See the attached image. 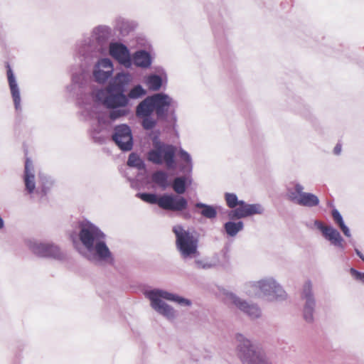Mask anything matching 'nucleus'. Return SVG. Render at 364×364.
Instances as JSON below:
<instances>
[{
    "label": "nucleus",
    "instance_id": "5",
    "mask_svg": "<svg viewBox=\"0 0 364 364\" xmlns=\"http://www.w3.org/2000/svg\"><path fill=\"white\" fill-rule=\"evenodd\" d=\"M136 196L147 203L156 204L160 208L167 211L183 212L188 206L186 198L174 194L164 193L158 196L152 193H138Z\"/></svg>",
    "mask_w": 364,
    "mask_h": 364
},
{
    "label": "nucleus",
    "instance_id": "29",
    "mask_svg": "<svg viewBox=\"0 0 364 364\" xmlns=\"http://www.w3.org/2000/svg\"><path fill=\"white\" fill-rule=\"evenodd\" d=\"M187 180L188 178L186 176L176 177L173 180L171 186L174 192L177 194L176 196H181V195L186 192Z\"/></svg>",
    "mask_w": 364,
    "mask_h": 364
},
{
    "label": "nucleus",
    "instance_id": "38",
    "mask_svg": "<svg viewBox=\"0 0 364 364\" xmlns=\"http://www.w3.org/2000/svg\"><path fill=\"white\" fill-rule=\"evenodd\" d=\"M96 109L97 103L95 102L92 106H85L84 107V112H87L90 118H93L95 117Z\"/></svg>",
    "mask_w": 364,
    "mask_h": 364
},
{
    "label": "nucleus",
    "instance_id": "16",
    "mask_svg": "<svg viewBox=\"0 0 364 364\" xmlns=\"http://www.w3.org/2000/svg\"><path fill=\"white\" fill-rule=\"evenodd\" d=\"M112 34L109 26L100 25L93 28L88 46L91 50L101 51L103 46L107 45Z\"/></svg>",
    "mask_w": 364,
    "mask_h": 364
},
{
    "label": "nucleus",
    "instance_id": "2",
    "mask_svg": "<svg viewBox=\"0 0 364 364\" xmlns=\"http://www.w3.org/2000/svg\"><path fill=\"white\" fill-rule=\"evenodd\" d=\"M79 238L90 253V261L105 265L114 264V257L105 241V235L98 227L88 221L81 223Z\"/></svg>",
    "mask_w": 364,
    "mask_h": 364
},
{
    "label": "nucleus",
    "instance_id": "11",
    "mask_svg": "<svg viewBox=\"0 0 364 364\" xmlns=\"http://www.w3.org/2000/svg\"><path fill=\"white\" fill-rule=\"evenodd\" d=\"M95 99L107 108H123L129 105L128 97L121 91H110L109 87L105 90H97L95 92Z\"/></svg>",
    "mask_w": 364,
    "mask_h": 364
},
{
    "label": "nucleus",
    "instance_id": "24",
    "mask_svg": "<svg viewBox=\"0 0 364 364\" xmlns=\"http://www.w3.org/2000/svg\"><path fill=\"white\" fill-rule=\"evenodd\" d=\"M136 24L134 21H129L122 16H117L114 20V28L121 35L127 36L134 29Z\"/></svg>",
    "mask_w": 364,
    "mask_h": 364
},
{
    "label": "nucleus",
    "instance_id": "46",
    "mask_svg": "<svg viewBox=\"0 0 364 364\" xmlns=\"http://www.w3.org/2000/svg\"><path fill=\"white\" fill-rule=\"evenodd\" d=\"M189 217H190V215H188V214L186 215V216H185L186 218H188Z\"/></svg>",
    "mask_w": 364,
    "mask_h": 364
},
{
    "label": "nucleus",
    "instance_id": "8",
    "mask_svg": "<svg viewBox=\"0 0 364 364\" xmlns=\"http://www.w3.org/2000/svg\"><path fill=\"white\" fill-rule=\"evenodd\" d=\"M172 231L176 237V246L184 260L195 258L199 255L198 239L181 225H176Z\"/></svg>",
    "mask_w": 364,
    "mask_h": 364
},
{
    "label": "nucleus",
    "instance_id": "3",
    "mask_svg": "<svg viewBox=\"0 0 364 364\" xmlns=\"http://www.w3.org/2000/svg\"><path fill=\"white\" fill-rule=\"evenodd\" d=\"M146 297L150 301L151 307L167 320L172 321L176 318L177 311L163 299L175 302L181 306H191V300L178 294L169 292L162 289H154L145 292Z\"/></svg>",
    "mask_w": 364,
    "mask_h": 364
},
{
    "label": "nucleus",
    "instance_id": "21",
    "mask_svg": "<svg viewBox=\"0 0 364 364\" xmlns=\"http://www.w3.org/2000/svg\"><path fill=\"white\" fill-rule=\"evenodd\" d=\"M132 80L133 77L130 73L119 72L111 80L107 87L110 91H121L125 93L127 86Z\"/></svg>",
    "mask_w": 364,
    "mask_h": 364
},
{
    "label": "nucleus",
    "instance_id": "41",
    "mask_svg": "<svg viewBox=\"0 0 364 364\" xmlns=\"http://www.w3.org/2000/svg\"><path fill=\"white\" fill-rule=\"evenodd\" d=\"M82 76L80 75H73L72 77L73 82L75 84H80V80Z\"/></svg>",
    "mask_w": 364,
    "mask_h": 364
},
{
    "label": "nucleus",
    "instance_id": "30",
    "mask_svg": "<svg viewBox=\"0 0 364 364\" xmlns=\"http://www.w3.org/2000/svg\"><path fill=\"white\" fill-rule=\"evenodd\" d=\"M178 156L181 160L183 161L186 164L181 168L183 172L190 173L193 169V163L191 155L184 149H180L178 151Z\"/></svg>",
    "mask_w": 364,
    "mask_h": 364
},
{
    "label": "nucleus",
    "instance_id": "9",
    "mask_svg": "<svg viewBox=\"0 0 364 364\" xmlns=\"http://www.w3.org/2000/svg\"><path fill=\"white\" fill-rule=\"evenodd\" d=\"M152 144L153 148L148 152L147 159L154 164L165 163L167 168H173L176 147L161 141L157 136L153 139Z\"/></svg>",
    "mask_w": 364,
    "mask_h": 364
},
{
    "label": "nucleus",
    "instance_id": "25",
    "mask_svg": "<svg viewBox=\"0 0 364 364\" xmlns=\"http://www.w3.org/2000/svg\"><path fill=\"white\" fill-rule=\"evenodd\" d=\"M106 126V120L103 117L98 116L96 124H92L91 128V134L95 142L99 144L105 143V137L100 135V133L105 130Z\"/></svg>",
    "mask_w": 364,
    "mask_h": 364
},
{
    "label": "nucleus",
    "instance_id": "43",
    "mask_svg": "<svg viewBox=\"0 0 364 364\" xmlns=\"http://www.w3.org/2000/svg\"><path fill=\"white\" fill-rule=\"evenodd\" d=\"M356 255L364 262V256L358 249H355Z\"/></svg>",
    "mask_w": 364,
    "mask_h": 364
},
{
    "label": "nucleus",
    "instance_id": "23",
    "mask_svg": "<svg viewBox=\"0 0 364 364\" xmlns=\"http://www.w3.org/2000/svg\"><path fill=\"white\" fill-rule=\"evenodd\" d=\"M132 59V65L141 68H149L152 63L151 55L144 50H139L134 53Z\"/></svg>",
    "mask_w": 364,
    "mask_h": 364
},
{
    "label": "nucleus",
    "instance_id": "33",
    "mask_svg": "<svg viewBox=\"0 0 364 364\" xmlns=\"http://www.w3.org/2000/svg\"><path fill=\"white\" fill-rule=\"evenodd\" d=\"M146 95V90L141 85H136L134 86L126 95L129 100V99L136 100L141 98Z\"/></svg>",
    "mask_w": 364,
    "mask_h": 364
},
{
    "label": "nucleus",
    "instance_id": "28",
    "mask_svg": "<svg viewBox=\"0 0 364 364\" xmlns=\"http://www.w3.org/2000/svg\"><path fill=\"white\" fill-rule=\"evenodd\" d=\"M168 176L164 171H156L151 176L152 181L160 186L163 190L166 189L169 183L168 182Z\"/></svg>",
    "mask_w": 364,
    "mask_h": 364
},
{
    "label": "nucleus",
    "instance_id": "40",
    "mask_svg": "<svg viewBox=\"0 0 364 364\" xmlns=\"http://www.w3.org/2000/svg\"><path fill=\"white\" fill-rule=\"evenodd\" d=\"M338 227L340 228L341 230L343 232V233L344 234L345 236H346L347 237H351V233H350V229L345 224V223H343L341 225H338Z\"/></svg>",
    "mask_w": 364,
    "mask_h": 364
},
{
    "label": "nucleus",
    "instance_id": "18",
    "mask_svg": "<svg viewBox=\"0 0 364 364\" xmlns=\"http://www.w3.org/2000/svg\"><path fill=\"white\" fill-rule=\"evenodd\" d=\"M314 225L322 232L323 236L329 241L332 245L339 248L342 251L344 250V240L336 228L332 226L325 225L319 220H315Z\"/></svg>",
    "mask_w": 364,
    "mask_h": 364
},
{
    "label": "nucleus",
    "instance_id": "10",
    "mask_svg": "<svg viewBox=\"0 0 364 364\" xmlns=\"http://www.w3.org/2000/svg\"><path fill=\"white\" fill-rule=\"evenodd\" d=\"M26 244L30 251L39 257L53 258L58 260L65 258L63 252L53 242L31 239L27 240Z\"/></svg>",
    "mask_w": 364,
    "mask_h": 364
},
{
    "label": "nucleus",
    "instance_id": "26",
    "mask_svg": "<svg viewBox=\"0 0 364 364\" xmlns=\"http://www.w3.org/2000/svg\"><path fill=\"white\" fill-rule=\"evenodd\" d=\"M195 208L200 209L198 213L208 219H213L217 215V210L215 208L211 205L198 202L195 204Z\"/></svg>",
    "mask_w": 364,
    "mask_h": 364
},
{
    "label": "nucleus",
    "instance_id": "34",
    "mask_svg": "<svg viewBox=\"0 0 364 364\" xmlns=\"http://www.w3.org/2000/svg\"><path fill=\"white\" fill-rule=\"evenodd\" d=\"M109 117L112 120H116L122 117L127 116L129 113V109L126 107L123 108H111Z\"/></svg>",
    "mask_w": 364,
    "mask_h": 364
},
{
    "label": "nucleus",
    "instance_id": "32",
    "mask_svg": "<svg viewBox=\"0 0 364 364\" xmlns=\"http://www.w3.org/2000/svg\"><path fill=\"white\" fill-rule=\"evenodd\" d=\"M127 165L130 167H134L139 170L145 168L144 161L136 154L132 153L128 158Z\"/></svg>",
    "mask_w": 364,
    "mask_h": 364
},
{
    "label": "nucleus",
    "instance_id": "7",
    "mask_svg": "<svg viewBox=\"0 0 364 364\" xmlns=\"http://www.w3.org/2000/svg\"><path fill=\"white\" fill-rule=\"evenodd\" d=\"M224 198L227 206L232 209L228 215L230 220H240L253 215L263 214L264 209L259 203H247L245 200H239L233 193L226 192Z\"/></svg>",
    "mask_w": 364,
    "mask_h": 364
},
{
    "label": "nucleus",
    "instance_id": "22",
    "mask_svg": "<svg viewBox=\"0 0 364 364\" xmlns=\"http://www.w3.org/2000/svg\"><path fill=\"white\" fill-rule=\"evenodd\" d=\"M7 79L15 109L16 111H19L21 109L20 89L14 73L9 65H7Z\"/></svg>",
    "mask_w": 364,
    "mask_h": 364
},
{
    "label": "nucleus",
    "instance_id": "44",
    "mask_svg": "<svg viewBox=\"0 0 364 364\" xmlns=\"http://www.w3.org/2000/svg\"><path fill=\"white\" fill-rule=\"evenodd\" d=\"M4 221L3 218H1V216L0 215V230L4 228Z\"/></svg>",
    "mask_w": 364,
    "mask_h": 364
},
{
    "label": "nucleus",
    "instance_id": "13",
    "mask_svg": "<svg viewBox=\"0 0 364 364\" xmlns=\"http://www.w3.org/2000/svg\"><path fill=\"white\" fill-rule=\"evenodd\" d=\"M301 299L304 301L303 318L306 323H312L315 319L316 300L311 280H306L304 283L301 291Z\"/></svg>",
    "mask_w": 364,
    "mask_h": 364
},
{
    "label": "nucleus",
    "instance_id": "1",
    "mask_svg": "<svg viewBox=\"0 0 364 364\" xmlns=\"http://www.w3.org/2000/svg\"><path fill=\"white\" fill-rule=\"evenodd\" d=\"M174 100L168 95L164 92L155 93L146 97L136 107V116L141 119V125L145 130L154 129L158 121H168L170 113L171 119L175 123L177 117L175 110L170 112Z\"/></svg>",
    "mask_w": 364,
    "mask_h": 364
},
{
    "label": "nucleus",
    "instance_id": "19",
    "mask_svg": "<svg viewBox=\"0 0 364 364\" xmlns=\"http://www.w3.org/2000/svg\"><path fill=\"white\" fill-rule=\"evenodd\" d=\"M113 70L114 68L111 60L102 58L95 65L93 76L97 82L104 83L112 76Z\"/></svg>",
    "mask_w": 364,
    "mask_h": 364
},
{
    "label": "nucleus",
    "instance_id": "4",
    "mask_svg": "<svg viewBox=\"0 0 364 364\" xmlns=\"http://www.w3.org/2000/svg\"><path fill=\"white\" fill-rule=\"evenodd\" d=\"M244 291L249 296L262 298L270 302H282L288 297L281 284L272 276L245 283Z\"/></svg>",
    "mask_w": 364,
    "mask_h": 364
},
{
    "label": "nucleus",
    "instance_id": "45",
    "mask_svg": "<svg viewBox=\"0 0 364 364\" xmlns=\"http://www.w3.org/2000/svg\"><path fill=\"white\" fill-rule=\"evenodd\" d=\"M48 189V187H46V185L45 183H43L42 191L44 193V194L46 193Z\"/></svg>",
    "mask_w": 364,
    "mask_h": 364
},
{
    "label": "nucleus",
    "instance_id": "39",
    "mask_svg": "<svg viewBox=\"0 0 364 364\" xmlns=\"http://www.w3.org/2000/svg\"><path fill=\"white\" fill-rule=\"evenodd\" d=\"M338 227L340 228L341 230L343 232V233L344 234L345 236H346L347 237H351V233H350V229L345 224V223H343L341 225H338Z\"/></svg>",
    "mask_w": 364,
    "mask_h": 364
},
{
    "label": "nucleus",
    "instance_id": "42",
    "mask_svg": "<svg viewBox=\"0 0 364 364\" xmlns=\"http://www.w3.org/2000/svg\"><path fill=\"white\" fill-rule=\"evenodd\" d=\"M341 144H336V146L334 147L333 153L336 155H339L341 152Z\"/></svg>",
    "mask_w": 364,
    "mask_h": 364
},
{
    "label": "nucleus",
    "instance_id": "15",
    "mask_svg": "<svg viewBox=\"0 0 364 364\" xmlns=\"http://www.w3.org/2000/svg\"><path fill=\"white\" fill-rule=\"evenodd\" d=\"M113 141L123 151L133 148V137L130 127L125 124L115 126L112 136Z\"/></svg>",
    "mask_w": 364,
    "mask_h": 364
},
{
    "label": "nucleus",
    "instance_id": "36",
    "mask_svg": "<svg viewBox=\"0 0 364 364\" xmlns=\"http://www.w3.org/2000/svg\"><path fill=\"white\" fill-rule=\"evenodd\" d=\"M351 276L357 281L361 282L364 284V273L356 270L355 268L350 269Z\"/></svg>",
    "mask_w": 364,
    "mask_h": 364
},
{
    "label": "nucleus",
    "instance_id": "14",
    "mask_svg": "<svg viewBox=\"0 0 364 364\" xmlns=\"http://www.w3.org/2000/svg\"><path fill=\"white\" fill-rule=\"evenodd\" d=\"M225 297L228 301L235 305L251 319H257L261 316L262 311L257 304L247 301L232 292L225 293Z\"/></svg>",
    "mask_w": 364,
    "mask_h": 364
},
{
    "label": "nucleus",
    "instance_id": "37",
    "mask_svg": "<svg viewBox=\"0 0 364 364\" xmlns=\"http://www.w3.org/2000/svg\"><path fill=\"white\" fill-rule=\"evenodd\" d=\"M334 222L338 225L344 223L342 215L337 209H333L331 213Z\"/></svg>",
    "mask_w": 364,
    "mask_h": 364
},
{
    "label": "nucleus",
    "instance_id": "12",
    "mask_svg": "<svg viewBox=\"0 0 364 364\" xmlns=\"http://www.w3.org/2000/svg\"><path fill=\"white\" fill-rule=\"evenodd\" d=\"M304 187L299 183H294V187L287 188V196L292 203L301 206L312 208L317 206L319 198L311 193L304 192Z\"/></svg>",
    "mask_w": 364,
    "mask_h": 364
},
{
    "label": "nucleus",
    "instance_id": "17",
    "mask_svg": "<svg viewBox=\"0 0 364 364\" xmlns=\"http://www.w3.org/2000/svg\"><path fill=\"white\" fill-rule=\"evenodd\" d=\"M109 54L120 65L126 68H131L132 66V55L128 48L122 43H111L109 44Z\"/></svg>",
    "mask_w": 364,
    "mask_h": 364
},
{
    "label": "nucleus",
    "instance_id": "6",
    "mask_svg": "<svg viewBox=\"0 0 364 364\" xmlns=\"http://www.w3.org/2000/svg\"><path fill=\"white\" fill-rule=\"evenodd\" d=\"M237 355L243 364H272L261 348L244 335L235 336Z\"/></svg>",
    "mask_w": 364,
    "mask_h": 364
},
{
    "label": "nucleus",
    "instance_id": "27",
    "mask_svg": "<svg viewBox=\"0 0 364 364\" xmlns=\"http://www.w3.org/2000/svg\"><path fill=\"white\" fill-rule=\"evenodd\" d=\"M224 230L226 234L230 237H235L238 232L242 231L244 228V223L242 221L239 220L237 222L235 221H228L223 225Z\"/></svg>",
    "mask_w": 364,
    "mask_h": 364
},
{
    "label": "nucleus",
    "instance_id": "20",
    "mask_svg": "<svg viewBox=\"0 0 364 364\" xmlns=\"http://www.w3.org/2000/svg\"><path fill=\"white\" fill-rule=\"evenodd\" d=\"M23 181L25 186V192L31 195L36 190L35 168L32 160L26 158L24 166Z\"/></svg>",
    "mask_w": 364,
    "mask_h": 364
},
{
    "label": "nucleus",
    "instance_id": "35",
    "mask_svg": "<svg viewBox=\"0 0 364 364\" xmlns=\"http://www.w3.org/2000/svg\"><path fill=\"white\" fill-rule=\"evenodd\" d=\"M194 266L198 269H208L216 266V263L204 259H196L194 260Z\"/></svg>",
    "mask_w": 364,
    "mask_h": 364
},
{
    "label": "nucleus",
    "instance_id": "31",
    "mask_svg": "<svg viewBox=\"0 0 364 364\" xmlns=\"http://www.w3.org/2000/svg\"><path fill=\"white\" fill-rule=\"evenodd\" d=\"M146 83L150 90L156 91L159 90L162 85V79L159 75H151L147 77Z\"/></svg>",
    "mask_w": 364,
    "mask_h": 364
}]
</instances>
